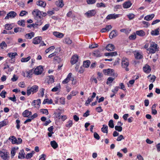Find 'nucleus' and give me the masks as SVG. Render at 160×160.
<instances>
[{
    "instance_id": "1",
    "label": "nucleus",
    "mask_w": 160,
    "mask_h": 160,
    "mask_svg": "<svg viewBox=\"0 0 160 160\" xmlns=\"http://www.w3.org/2000/svg\"><path fill=\"white\" fill-rule=\"evenodd\" d=\"M42 12L38 9H35L32 12V14L34 16L35 19L37 20V22H42V24L43 19V18L42 16Z\"/></svg>"
},
{
    "instance_id": "2",
    "label": "nucleus",
    "mask_w": 160,
    "mask_h": 160,
    "mask_svg": "<svg viewBox=\"0 0 160 160\" xmlns=\"http://www.w3.org/2000/svg\"><path fill=\"white\" fill-rule=\"evenodd\" d=\"M158 45L154 42H152L150 43V46L149 48L147 49L150 53H154L158 49L157 48Z\"/></svg>"
},
{
    "instance_id": "3",
    "label": "nucleus",
    "mask_w": 160,
    "mask_h": 160,
    "mask_svg": "<svg viewBox=\"0 0 160 160\" xmlns=\"http://www.w3.org/2000/svg\"><path fill=\"white\" fill-rule=\"evenodd\" d=\"M121 64L122 67L125 68L126 71H128L129 70V68H128L129 64V62L128 58L125 57L122 58V59Z\"/></svg>"
},
{
    "instance_id": "4",
    "label": "nucleus",
    "mask_w": 160,
    "mask_h": 160,
    "mask_svg": "<svg viewBox=\"0 0 160 160\" xmlns=\"http://www.w3.org/2000/svg\"><path fill=\"white\" fill-rule=\"evenodd\" d=\"M38 89V87L36 85H34L30 88L28 87L27 90V95L29 96L31 93L33 94L37 92Z\"/></svg>"
},
{
    "instance_id": "5",
    "label": "nucleus",
    "mask_w": 160,
    "mask_h": 160,
    "mask_svg": "<svg viewBox=\"0 0 160 160\" xmlns=\"http://www.w3.org/2000/svg\"><path fill=\"white\" fill-rule=\"evenodd\" d=\"M103 72L104 74L106 75L111 76H115V71L113 69H104Z\"/></svg>"
},
{
    "instance_id": "6",
    "label": "nucleus",
    "mask_w": 160,
    "mask_h": 160,
    "mask_svg": "<svg viewBox=\"0 0 160 160\" xmlns=\"http://www.w3.org/2000/svg\"><path fill=\"white\" fill-rule=\"evenodd\" d=\"M33 69L34 73L36 75L41 74L43 70V68L42 66H39L37 67L35 69Z\"/></svg>"
},
{
    "instance_id": "7",
    "label": "nucleus",
    "mask_w": 160,
    "mask_h": 160,
    "mask_svg": "<svg viewBox=\"0 0 160 160\" xmlns=\"http://www.w3.org/2000/svg\"><path fill=\"white\" fill-rule=\"evenodd\" d=\"M17 13L15 12L12 11L8 12L5 18V19H8L9 18H14L17 15Z\"/></svg>"
},
{
    "instance_id": "8",
    "label": "nucleus",
    "mask_w": 160,
    "mask_h": 160,
    "mask_svg": "<svg viewBox=\"0 0 160 160\" xmlns=\"http://www.w3.org/2000/svg\"><path fill=\"white\" fill-rule=\"evenodd\" d=\"M1 158L4 160H8L9 158V153L7 151H4L2 152Z\"/></svg>"
},
{
    "instance_id": "9",
    "label": "nucleus",
    "mask_w": 160,
    "mask_h": 160,
    "mask_svg": "<svg viewBox=\"0 0 160 160\" xmlns=\"http://www.w3.org/2000/svg\"><path fill=\"white\" fill-rule=\"evenodd\" d=\"M96 13V11L94 10H89L85 13V15L88 18H90L94 16Z\"/></svg>"
},
{
    "instance_id": "10",
    "label": "nucleus",
    "mask_w": 160,
    "mask_h": 160,
    "mask_svg": "<svg viewBox=\"0 0 160 160\" xmlns=\"http://www.w3.org/2000/svg\"><path fill=\"white\" fill-rule=\"evenodd\" d=\"M42 40L41 37H37L33 39L32 43L35 44H37L40 43Z\"/></svg>"
},
{
    "instance_id": "11",
    "label": "nucleus",
    "mask_w": 160,
    "mask_h": 160,
    "mask_svg": "<svg viewBox=\"0 0 160 160\" xmlns=\"http://www.w3.org/2000/svg\"><path fill=\"white\" fill-rule=\"evenodd\" d=\"M119 17V15L115 14H110L108 15L106 17L107 19L109 20L111 19H115Z\"/></svg>"
},
{
    "instance_id": "12",
    "label": "nucleus",
    "mask_w": 160,
    "mask_h": 160,
    "mask_svg": "<svg viewBox=\"0 0 160 160\" xmlns=\"http://www.w3.org/2000/svg\"><path fill=\"white\" fill-rule=\"evenodd\" d=\"M105 48L108 51H113L114 50L115 47L112 44H109L106 46Z\"/></svg>"
},
{
    "instance_id": "13",
    "label": "nucleus",
    "mask_w": 160,
    "mask_h": 160,
    "mask_svg": "<svg viewBox=\"0 0 160 160\" xmlns=\"http://www.w3.org/2000/svg\"><path fill=\"white\" fill-rule=\"evenodd\" d=\"M101 49H98L96 51H94L93 52L94 56L97 57H100L102 55V54L101 52Z\"/></svg>"
},
{
    "instance_id": "14",
    "label": "nucleus",
    "mask_w": 160,
    "mask_h": 160,
    "mask_svg": "<svg viewBox=\"0 0 160 160\" xmlns=\"http://www.w3.org/2000/svg\"><path fill=\"white\" fill-rule=\"evenodd\" d=\"M32 114L31 112L29 111L28 110H26L23 112L22 115L24 117H29Z\"/></svg>"
},
{
    "instance_id": "15",
    "label": "nucleus",
    "mask_w": 160,
    "mask_h": 160,
    "mask_svg": "<svg viewBox=\"0 0 160 160\" xmlns=\"http://www.w3.org/2000/svg\"><path fill=\"white\" fill-rule=\"evenodd\" d=\"M47 79L48 80L47 83L48 84H52L54 82V77L52 75L48 76Z\"/></svg>"
},
{
    "instance_id": "16",
    "label": "nucleus",
    "mask_w": 160,
    "mask_h": 160,
    "mask_svg": "<svg viewBox=\"0 0 160 160\" xmlns=\"http://www.w3.org/2000/svg\"><path fill=\"white\" fill-rule=\"evenodd\" d=\"M132 5L131 1H128L124 3L123 4V8H130Z\"/></svg>"
},
{
    "instance_id": "17",
    "label": "nucleus",
    "mask_w": 160,
    "mask_h": 160,
    "mask_svg": "<svg viewBox=\"0 0 160 160\" xmlns=\"http://www.w3.org/2000/svg\"><path fill=\"white\" fill-rule=\"evenodd\" d=\"M112 28L111 25H107L105 28H102L101 30V32H108L110 29Z\"/></svg>"
},
{
    "instance_id": "18",
    "label": "nucleus",
    "mask_w": 160,
    "mask_h": 160,
    "mask_svg": "<svg viewBox=\"0 0 160 160\" xmlns=\"http://www.w3.org/2000/svg\"><path fill=\"white\" fill-rule=\"evenodd\" d=\"M42 25V22H37L35 23H32L31 24H29L28 25L27 27L28 28H31L32 27L33 28H37V26H40Z\"/></svg>"
},
{
    "instance_id": "19",
    "label": "nucleus",
    "mask_w": 160,
    "mask_h": 160,
    "mask_svg": "<svg viewBox=\"0 0 160 160\" xmlns=\"http://www.w3.org/2000/svg\"><path fill=\"white\" fill-rule=\"evenodd\" d=\"M78 59V56L77 55H73L71 59V62L72 64H74L77 62Z\"/></svg>"
},
{
    "instance_id": "20",
    "label": "nucleus",
    "mask_w": 160,
    "mask_h": 160,
    "mask_svg": "<svg viewBox=\"0 0 160 160\" xmlns=\"http://www.w3.org/2000/svg\"><path fill=\"white\" fill-rule=\"evenodd\" d=\"M143 69L145 72L147 73H149L151 71L150 66L148 65H145V66L143 67Z\"/></svg>"
},
{
    "instance_id": "21",
    "label": "nucleus",
    "mask_w": 160,
    "mask_h": 160,
    "mask_svg": "<svg viewBox=\"0 0 160 160\" xmlns=\"http://www.w3.org/2000/svg\"><path fill=\"white\" fill-rule=\"evenodd\" d=\"M157 104H154L151 107V113L152 114L155 115L157 113V111L156 109V107L157 106Z\"/></svg>"
},
{
    "instance_id": "22",
    "label": "nucleus",
    "mask_w": 160,
    "mask_h": 160,
    "mask_svg": "<svg viewBox=\"0 0 160 160\" xmlns=\"http://www.w3.org/2000/svg\"><path fill=\"white\" fill-rule=\"evenodd\" d=\"M72 75V73H69L68 75L66 78L62 81V83L63 84H66L70 80Z\"/></svg>"
},
{
    "instance_id": "23",
    "label": "nucleus",
    "mask_w": 160,
    "mask_h": 160,
    "mask_svg": "<svg viewBox=\"0 0 160 160\" xmlns=\"http://www.w3.org/2000/svg\"><path fill=\"white\" fill-rule=\"evenodd\" d=\"M41 103V100L40 99H38L36 100H34L32 103V105L37 107L36 105L39 106Z\"/></svg>"
},
{
    "instance_id": "24",
    "label": "nucleus",
    "mask_w": 160,
    "mask_h": 160,
    "mask_svg": "<svg viewBox=\"0 0 160 160\" xmlns=\"http://www.w3.org/2000/svg\"><path fill=\"white\" fill-rule=\"evenodd\" d=\"M8 139L11 141L12 144H17V139L15 136H11L9 137Z\"/></svg>"
},
{
    "instance_id": "25",
    "label": "nucleus",
    "mask_w": 160,
    "mask_h": 160,
    "mask_svg": "<svg viewBox=\"0 0 160 160\" xmlns=\"http://www.w3.org/2000/svg\"><path fill=\"white\" fill-rule=\"evenodd\" d=\"M25 153L24 150L23 149H22L19 153L18 158L19 159L24 158H25Z\"/></svg>"
},
{
    "instance_id": "26",
    "label": "nucleus",
    "mask_w": 160,
    "mask_h": 160,
    "mask_svg": "<svg viewBox=\"0 0 160 160\" xmlns=\"http://www.w3.org/2000/svg\"><path fill=\"white\" fill-rule=\"evenodd\" d=\"M8 123V121L7 119H5L0 122V129L2 127L7 125Z\"/></svg>"
},
{
    "instance_id": "27",
    "label": "nucleus",
    "mask_w": 160,
    "mask_h": 160,
    "mask_svg": "<svg viewBox=\"0 0 160 160\" xmlns=\"http://www.w3.org/2000/svg\"><path fill=\"white\" fill-rule=\"evenodd\" d=\"M37 4L38 6L43 7H44L46 6V2L42 0L38 1L37 2Z\"/></svg>"
},
{
    "instance_id": "28",
    "label": "nucleus",
    "mask_w": 160,
    "mask_h": 160,
    "mask_svg": "<svg viewBox=\"0 0 160 160\" xmlns=\"http://www.w3.org/2000/svg\"><path fill=\"white\" fill-rule=\"evenodd\" d=\"M154 17V14H153L151 15H148L144 18V19L147 21H150Z\"/></svg>"
},
{
    "instance_id": "29",
    "label": "nucleus",
    "mask_w": 160,
    "mask_h": 160,
    "mask_svg": "<svg viewBox=\"0 0 160 160\" xmlns=\"http://www.w3.org/2000/svg\"><path fill=\"white\" fill-rule=\"evenodd\" d=\"M53 34L55 36L60 38H62L64 36V34L62 33L57 32H54Z\"/></svg>"
},
{
    "instance_id": "30",
    "label": "nucleus",
    "mask_w": 160,
    "mask_h": 160,
    "mask_svg": "<svg viewBox=\"0 0 160 160\" xmlns=\"http://www.w3.org/2000/svg\"><path fill=\"white\" fill-rule=\"evenodd\" d=\"M136 34L140 36L143 37L145 35V33L142 30L137 31L136 32Z\"/></svg>"
},
{
    "instance_id": "31",
    "label": "nucleus",
    "mask_w": 160,
    "mask_h": 160,
    "mask_svg": "<svg viewBox=\"0 0 160 160\" xmlns=\"http://www.w3.org/2000/svg\"><path fill=\"white\" fill-rule=\"evenodd\" d=\"M34 33L32 32L30 33L26 34L25 36L26 38L27 39H31L34 37Z\"/></svg>"
},
{
    "instance_id": "32",
    "label": "nucleus",
    "mask_w": 160,
    "mask_h": 160,
    "mask_svg": "<svg viewBox=\"0 0 160 160\" xmlns=\"http://www.w3.org/2000/svg\"><path fill=\"white\" fill-rule=\"evenodd\" d=\"M18 147L13 148H12L11 151V158H13L16 152V151L18 150Z\"/></svg>"
},
{
    "instance_id": "33",
    "label": "nucleus",
    "mask_w": 160,
    "mask_h": 160,
    "mask_svg": "<svg viewBox=\"0 0 160 160\" xmlns=\"http://www.w3.org/2000/svg\"><path fill=\"white\" fill-rule=\"evenodd\" d=\"M135 57L137 59H139L142 58L143 56L142 54L138 52H136L134 53Z\"/></svg>"
},
{
    "instance_id": "34",
    "label": "nucleus",
    "mask_w": 160,
    "mask_h": 160,
    "mask_svg": "<svg viewBox=\"0 0 160 160\" xmlns=\"http://www.w3.org/2000/svg\"><path fill=\"white\" fill-rule=\"evenodd\" d=\"M117 35V34L116 33V31L113 30L110 32L109 35V37L111 39H112L116 37Z\"/></svg>"
},
{
    "instance_id": "35",
    "label": "nucleus",
    "mask_w": 160,
    "mask_h": 160,
    "mask_svg": "<svg viewBox=\"0 0 160 160\" xmlns=\"http://www.w3.org/2000/svg\"><path fill=\"white\" fill-rule=\"evenodd\" d=\"M33 69L29 70L28 71L26 72V77L27 78H31L32 77V72H33Z\"/></svg>"
},
{
    "instance_id": "36",
    "label": "nucleus",
    "mask_w": 160,
    "mask_h": 160,
    "mask_svg": "<svg viewBox=\"0 0 160 160\" xmlns=\"http://www.w3.org/2000/svg\"><path fill=\"white\" fill-rule=\"evenodd\" d=\"M7 44L5 42L2 41L1 43H0V48L1 49H6L7 48Z\"/></svg>"
},
{
    "instance_id": "37",
    "label": "nucleus",
    "mask_w": 160,
    "mask_h": 160,
    "mask_svg": "<svg viewBox=\"0 0 160 160\" xmlns=\"http://www.w3.org/2000/svg\"><path fill=\"white\" fill-rule=\"evenodd\" d=\"M51 146L54 148L56 149L58 147V143L55 141H52L50 142Z\"/></svg>"
},
{
    "instance_id": "38",
    "label": "nucleus",
    "mask_w": 160,
    "mask_h": 160,
    "mask_svg": "<svg viewBox=\"0 0 160 160\" xmlns=\"http://www.w3.org/2000/svg\"><path fill=\"white\" fill-rule=\"evenodd\" d=\"M117 55V52H107L105 53V55L106 56H116Z\"/></svg>"
},
{
    "instance_id": "39",
    "label": "nucleus",
    "mask_w": 160,
    "mask_h": 160,
    "mask_svg": "<svg viewBox=\"0 0 160 160\" xmlns=\"http://www.w3.org/2000/svg\"><path fill=\"white\" fill-rule=\"evenodd\" d=\"M63 42L66 44H70L72 43V41L69 38H67L64 39Z\"/></svg>"
},
{
    "instance_id": "40",
    "label": "nucleus",
    "mask_w": 160,
    "mask_h": 160,
    "mask_svg": "<svg viewBox=\"0 0 160 160\" xmlns=\"http://www.w3.org/2000/svg\"><path fill=\"white\" fill-rule=\"evenodd\" d=\"M159 28L152 30L151 32V34L152 35L157 36L159 34Z\"/></svg>"
},
{
    "instance_id": "41",
    "label": "nucleus",
    "mask_w": 160,
    "mask_h": 160,
    "mask_svg": "<svg viewBox=\"0 0 160 160\" xmlns=\"http://www.w3.org/2000/svg\"><path fill=\"white\" fill-rule=\"evenodd\" d=\"M18 54L16 52H10L8 54V56L11 58H14L15 56H17Z\"/></svg>"
},
{
    "instance_id": "42",
    "label": "nucleus",
    "mask_w": 160,
    "mask_h": 160,
    "mask_svg": "<svg viewBox=\"0 0 160 160\" xmlns=\"http://www.w3.org/2000/svg\"><path fill=\"white\" fill-rule=\"evenodd\" d=\"M56 4L57 5L61 8H62L64 5V3L62 0H59L57 2Z\"/></svg>"
},
{
    "instance_id": "43",
    "label": "nucleus",
    "mask_w": 160,
    "mask_h": 160,
    "mask_svg": "<svg viewBox=\"0 0 160 160\" xmlns=\"http://www.w3.org/2000/svg\"><path fill=\"white\" fill-rule=\"evenodd\" d=\"M102 131L103 133H108V127L107 126H106L104 125H103V127L101 128Z\"/></svg>"
},
{
    "instance_id": "44",
    "label": "nucleus",
    "mask_w": 160,
    "mask_h": 160,
    "mask_svg": "<svg viewBox=\"0 0 160 160\" xmlns=\"http://www.w3.org/2000/svg\"><path fill=\"white\" fill-rule=\"evenodd\" d=\"M90 62L88 60L84 61L83 62V66L85 68L88 67L90 65Z\"/></svg>"
},
{
    "instance_id": "45",
    "label": "nucleus",
    "mask_w": 160,
    "mask_h": 160,
    "mask_svg": "<svg viewBox=\"0 0 160 160\" xmlns=\"http://www.w3.org/2000/svg\"><path fill=\"white\" fill-rule=\"evenodd\" d=\"M31 59V57L29 56L27 58H23L21 59V62H28Z\"/></svg>"
},
{
    "instance_id": "46",
    "label": "nucleus",
    "mask_w": 160,
    "mask_h": 160,
    "mask_svg": "<svg viewBox=\"0 0 160 160\" xmlns=\"http://www.w3.org/2000/svg\"><path fill=\"white\" fill-rule=\"evenodd\" d=\"M72 120H69L67 122V123L66 125V126L67 128H69L72 127Z\"/></svg>"
},
{
    "instance_id": "47",
    "label": "nucleus",
    "mask_w": 160,
    "mask_h": 160,
    "mask_svg": "<svg viewBox=\"0 0 160 160\" xmlns=\"http://www.w3.org/2000/svg\"><path fill=\"white\" fill-rule=\"evenodd\" d=\"M114 79V78H112L111 77L108 78L107 79V84H108L109 83H112Z\"/></svg>"
},
{
    "instance_id": "48",
    "label": "nucleus",
    "mask_w": 160,
    "mask_h": 160,
    "mask_svg": "<svg viewBox=\"0 0 160 160\" xmlns=\"http://www.w3.org/2000/svg\"><path fill=\"white\" fill-rule=\"evenodd\" d=\"M25 21L24 20H22L21 21H19L18 22V25L24 27L25 26Z\"/></svg>"
},
{
    "instance_id": "49",
    "label": "nucleus",
    "mask_w": 160,
    "mask_h": 160,
    "mask_svg": "<svg viewBox=\"0 0 160 160\" xmlns=\"http://www.w3.org/2000/svg\"><path fill=\"white\" fill-rule=\"evenodd\" d=\"M58 86H57L52 89L51 91L52 92H55L58 91L59 89L60 88V84H59Z\"/></svg>"
},
{
    "instance_id": "50",
    "label": "nucleus",
    "mask_w": 160,
    "mask_h": 160,
    "mask_svg": "<svg viewBox=\"0 0 160 160\" xmlns=\"http://www.w3.org/2000/svg\"><path fill=\"white\" fill-rule=\"evenodd\" d=\"M40 112H42L43 114H44L47 115L48 114V110L47 109H42L40 110Z\"/></svg>"
},
{
    "instance_id": "51",
    "label": "nucleus",
    "mask_w": 160,
    "mask_h": 160,
    "mask_svg": "<svg viewBox=\"0 0 160 160\" xmlns=\"http://www.w3.org/2000/svg\"><path fill=\"white\" fill-rule=\"evenodd\" d=\"M5 28L7 30H10L12 29V27L10 24H6L5 26Z\"/></svg>"
},
{
    "instance_id": "52",
    "label": "nucleus",
    "mask_w": 160,
    "mask_h": 160,
    "mask_svg": "<svg viewBox=\"0 0 160 160\" xmlns=\"http://www.w3.org/2000/svg\"><path fill=\"white\" fill-rule=\"evenodd\" d=\"M108 126L110 128H114V125L113 122L112 120H110L108 122Z\"/></svg>"
},
{
    "instance_id": "53",
    "label": "nucleus",
    "mask_w": 160,
    "mask_h": 160,
    "mask_svg": "<svg viewBox=\"0 0 160 160\" xmlns=\"http://www.w3.org/2000/svg\"><path fill=\"white\" fill-rule=\"evenodd\" d=\"M115 129L116 131L120 132L122 130V127L121 126H116L115 127Z\"/></svg>"
},
{
    "instance_id": "54",
    "label": "nucleus",
    "mask_w": 160,
    "mask_h": 160,
    "mask_svg": "<svg viewBox=\"0 0 160 160\" xmlns=\"http://www.w3.org/2000/svg\"><path fill=\"white\" fill-rule=\"evenodd\" d=\"M97 6L98 7H103L104 8H105L106 7V6L105 4L101 2V3H97Z\"/></svg>"
},
{
    "instance_id": "55",
    "label": "nucleus",
    "mask_w": 160,
    "mask_h": 160,
    "mask_svg": "<svg viewBox=\"0 0 160 160\" xmlns=\"http://www.w3.org/2000/svg\"><path fill=\"white\" fill-rule=\"evenodd\" d=\"M96 0H87V2L88 4H92L95 3Z\"/></svg>"
},
{
    "instance_id": "56",
    "label": "nucleus",
    "mask_w": 160,
    "mask_h": 160,
    "mask_svg": "<svg viewBox=\"0 0 160 160\" xmlns=\"http://www.w3.org/2000/svg\"><path fill=\"white\" fill-rule=\"evenodd\" d=\"M50 25L48 24H45L42 28V31H45L47 30L49 27Z\"/></svg>"
},
{
    "instance_id": "57",
    "label": "nucleus",
    "mask_w": 160,
    "mask_h": 160,
    "mask_svg": "<svg viewBox=\"0 0 160 160\" xmlns=\"http://www.w3.org/2000/svg\"><path fill=\"white\" fill-rule=\"evenodd\" d=\"M136 34L134 33L129 36V38L130 40H134L136 38Z\"/></svg>"
},
{
    "instance_id": "58",
    "label": "nucleus",
    "mask_w": 160,
    "mask_h": 160,
    "mask_svg": "<svg viewBox=\"0 0 160 160\" xmlns=\"http://www.w3.org/2000/svg\"><path fill=\"white\" fill-rule=\"evenodd\" d=\"M98 45L97 44H95L90 45L89 46V48H94L98 47Z\"/></svg>"
},
{
    "instance_id": "59",
    "label": "nucleus",
    "mask_w": 160,
    "mask_h": 160,
    "mask_svg": "<svg viewBox=\"0 0 160 160\" xmlns=\"http://www.w3.org/2000/svg\"><path fill=\"white\" fill-rule=\"evenodd\" d=\"M7 94L6 92L5 91H2L0 94V96L3 98L5 97V94Z\"/></svg>"
},
{
    "instance_id": "60",
    "label": "nucleus",
    "mask_w": 160,
    "mask_h": 160,
    "mask_svg": "<svg viewBox=\"0 0 160 160\" xmlns=\"http://www.w3.org/2000/svg\"><path fill=\"white\" fill-rule=\"evenodd\" d=\"M93 100V98H88V100L86 101L85 102V105L86 106H87L88 105V104L92 102Z\"/></svg>"
},
{
    "instance_id": "61",
    "label": "nucleus",
    "mask_w": 160,
    "mask_h": 160,
    "mask_svg": "<svg viewBox=\"0 0 160 160\" xmlns=\"http://www.w3.org/2000/svg\"><path fill=\"white\" fill-rule=\"evenodd\" d=\"M27 13H28V12L26 11H22L19 14V16L22 17Z\"/></svg>"
},
{
    "instance_id": "62",
    "label": "nucleus",
    "mask_w": 160,
    "mask_h": 160,
    "mask_svg": "<svg viewBox=\"0 0 160 160\" xmlns=\"http://www.w3.org/2000/svg\"><path fill=\"white\" fill-rule=\"evenodd\" d=\"M93 135L94 138L97 140H99L100 139L99 136L96 132H94Z\"/></svg>"
},
{
    "instance_id": "63",
    "label": "nucleus",
    "mask_w": 160,
    "mask_h": 160,
    "mask_svg": "<svg viewBox=\"0 0 160 160\" xmlns=\"http://www.w3.org/2000/svg\"><path fill=\"white\" fill-rule=\"evenodd\" d=\"M54 49V46H52L49 47L45 51V52L46 53H48L49 52L50 50H53Z\"/></svg>"
},
{
    "instance_id": "64",
    "label": "nucleus",
    "mask_w": 160,
    "mask_h": 160,
    "mask_svg": "<svg viewBox=\"0 0 160 160\" xmlns=\"http://www.w3.org/2000/svg\"><path fill=\"white\" fill-rule=\"evenodd\" d=\"M90 80L92 82H94L96 83H97V81L96 78H94L93 76H92L90 78Z\"/></svg>"
}]
</instances>
